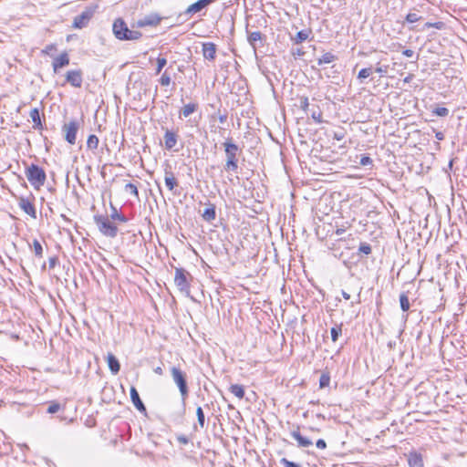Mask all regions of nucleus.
<instances>
[{
  "label": "nucleus",
  "instance_id": "nucleus-18",
  "mask_svg": "<svg viewBox=\"0 0 467 467\" xmlns=\"http://www.w3.org/2000/svg\"><path fill=\"white\" fill-rule=\"evenodd\" d=\"M178 136L174 131L168 129L165 130L164 143L167 150H171L177 144Z\"/></svg>",
  "mask_w": 467,
  "mask_h": 467
},
{
  "label": "nucleus",
  "instance_id": "nucleus-27",
  "mask_svg": "<svg viewBox=\"0 0 467 467\" xmlns=\"http://www.w3.org/2000/svg\"><path fill=\"white\" fill-rule=\"evenodd\" d=\"M336 56H334L332 53H325L320 58L317 60V65L321 66L323 64H329L336 60Z\"/></svg>",
  "mask_w": 467,
  "mask_h": 467
},
{
  "label": "nucleus",
  "instance_id": "nucleus-30",
  "mask_svg": "<svg viewBox=\"0 0 467 467\" xmlns=\"http://www.w3.org/2000/svg\"><path fill=\"white\" fill-rule=\"evenodd\" d=\"M111 211H112V213L110 214V218L112 220H118L121 223H126L128 221L127 217L123 214L119 213L117 211V208L115 206H113L112 204H111Z\"/></svg>",
  "mask_w": 467,
  "mask_h": 467
},
{
  "label": "nucleus",
  "instance_id": "nucleus-20",
  "mask_svg": "<svg viewBox=\"0 0 467 467\" xmlns=\"http://www.w3.org/2000/svg\"><path fill=\"white\" fill-rule=\"evenodd\" d=\"M108 366L113 374H117L120 369V365L118 358L111 353L107 356Z\"/></svg>",
  "mask_w": 467,
  "mask_h": 467
},
{
  "label": "nucleus",
  "instance_id": "nucleus-28",
  "mask_svg": "<svg viewBox=\"0 0 467 467\" xmlns=\"http://www.w3.org/2000/svg\"><path fill=\"white\" fill-rule=\"evenodd\" d=\"M400 305L403 312H407L410 309V304L409 297L406 293H401L400 296Z\"/></svg>",
  "mask_w": 467,
  "mask_h": 467
},
{
  "label": "nucleus",
  "instance_id": "nucleus-56",
  "mask_svg": "<svg viewBox=\"0 0 467 467\" xmlns=\"http://www.w3.org/2000/svg\"><path fill=\"white\" fill-rule=\"evenodd\" d=\"M344 233H345V229H343V228H337V229L336 230V232H335V234H336L337 235H341V234H343Z\"/></svg>",
  "mask_w": 467,
  "mask_h": 467
},
{
  "label": "nucleus",
  "instance_id": "nucleus-46",
  "mask_svg": "<svg viewBox=\"0 0 467 467\" xmlns=\"http://www.w3.org/2000/svg\"><path fill=\"white\" fill-rule=\"evenodd\" d=\"M345 137V132L340 130L338 131H334L333 133V139L337 140H342Z\"/></svg>",
  "mask_w": 467,
  "mask_h": 467
},
{
  "label": "nucleus",
  "instance_id": "nucleus-59",
  "mask_svg": "<svg viewBox=\"0 0 467 467\" xmlns=\"http://www.w3.org/2000/svg\"><path fill=\"white\" fill-rule=\"evenodd\" d=\"M54 48H55V47H54L53 45H49V46H47V47H46V52H47L48 50H52V49H54Z\"/></svg>",
  "mask_w": 467,
  "mask_h": 467
},
{
  "label": "nucleus",
  "instance_id": "nucleus-32",
  "mask_svg": "<svg viewBox=\"0 0 467 467\" xmlns=\"http://www.w3.org/2000/svg\"><path fill=\"white\" fill-rule=\"evenodd\" d=\"M33 248H34L36 256L41 258L43 256V247L38 240L34 239Z\"/></svg>",
  "mask_w": 467,
  "mask_h": 467
},
{
  "label": "nucleus",
  "instance_id": "nucleus-25",
  "mask_svg": "<svg viewBox=\"0 0 467 467\" xmlns=\"http://www.w3.org/2000/svg\"><path fill=\"white\" fill-rule=\"evenodd\" d=\"M198 109V104L196 103H189L187 105H185L182 110H181V115L184 118H187L189 117L191 114H192L193 112H195Z\"/></svg>",
  "mask_w": 467,
  "mask_h": 467
},
{
  "label": "nucleus",
  "instance_id": "nucleus-10",
  "mask_svg": "<svg viewBox=\"0 0 467 467\" xmlns=\"http://www.w3.org/2000/svg\"><path fill=\"white\" fill-rule=\"evenodd\" d=\"M18 206L21 210H23L30 217H32L34 219L36 218V211L35 205L29 198L20 197L18 199Z\"/></svg>",
  "mask_w": 467,
  "mask_h": 467
},
{
  "label": "nucleus",
  "instance_id": "nucleus-34",
  "mask_svg": "<svg viewBox=\"0 0 467 467\" xmlns=\"http://www.w3.org/2000/svg\"><path fill=\"white\" fill-rule=\"evenodd\" d=\"M371 67L362 68L358 74V78L360 80V82H363V79L368 78L371 75Z\"/></svg>",
  "mask_w": 467,
  "mask_h": 467
},
{
  "label": "nucleus",
  "instance_id": "nucleus-42",
  "mask_svg": "<svg viewBox=\"0 0 467 467\" xmlns=\"http://www.w3.org/2000/svg\"><path fill=\"white\" fill-rule=\"evenodd\" d=\"M160 83L161 86H169L171 83V77L165 71L160 78Z\"/></svg>",
  "mask_w": 467,
  "mask_h": 467
},
{
  "label": "nucleus",
  "instance_id": "nucleus-40",
  "mask_svg": "<svg viewBox=\"0 0 467 467\" xmlns=\"http://www.w3.org/2000/svg\"><path fill=\"white\" fill-rule=\"evenodd\" d=\"M167 65V59L165 57L157 58V68L156 74H160L162 68Z\"/></svg>",
  "mask_w": 467,
  "mask_h": 467
},
{
  "label": "nucleus",
  "instance_id": "nucleus-15",
  "mask_svg": "<svg viewBox=\"0 0 467 467\" xmlns=\"http://www.w3.org/2000/svg\"><path fill=\"white\" fill-rule=\"evenodd\" d=\"M69 64V56L65 51L62 54H60L58 57L54 58L52 66L53 70L55 73H57L60 68L67 66Z\"/></svg>",
  "mask_w": 467,
  "mask_h": 467
},
{
  "label": "nucleus",
  "instance_id": "nucleus-8",
  "mask_svg": "<svg viewBox=\"0 0 467 467\" xmlns=\"http://www.w3.org/2000/svg\"><path fill=\"white\" fill-rule=\"evenodd\" d=\"M162 18L156 13H151L144 17L139 19L136 22L138 27H145V26H158Z\"/></svg>",
  "mask_w": 467,
  "mask_h": 467
},
{
  "label": "nucleus",
  "instance_id": "nucleus-38",
  "mask_svg": "<svg viewBox=\"0 0 467 467\" xmlns=\"http://www.w3.org/2000/svg\"><path fill=\"white\" fill-rule=\"evenodd\" d=\"M371 251H372V249H371V246H370L369 244H368V243H361L359 244L358 252L360 254H364L368 255V254H371Z\"/></svg>",
  "mask_w": 467,
  "mask_h": 467
},
{
  "label": "nucleus",
  "instance_id": "nucleus-54",
  "mask_svg": "<svg viewBox=\"0 0 467 467\" xmlns=\"http://www.w3.org/2000/svg\"><path fill=\"white\" fill-rule=\"evenodd\" d=\"M435 138L438 140H444V134L443 132L441 131H438L435 133Z\"/></svg>",
  "mask_w": 467,
  "mask_h": 467
},
{
  "label": "nucleus",
  "instance_id": "nucleus-31",
  "mask_svg": "<svg viewBox=\"0 0 467 467\" xmlns=\"http://www.w3.org/2000/svg\"><path fill=\"white\" fill-rule=\"evenodd\" d=\"M196 416L198 424L200 425L201 429H203L205 426V416L202 407H198L196 409Z\"/></svg>",
  "mask_w": 467,
  "mask_h": 467
},
{
  "label": "nucleus",
  "instance_id": "nucleus-11",
  "mask_svg": "<svg viewBox=\"0 0 467 467\" xmlns=\"http://www.w3.org/2000/svg\"><path fill=\"white\" fill-rule=\"evenodd\" d=\"M66 80L74 88H80L83 82L82 71L80 69L69 70L67 72Z\"/></svg>",
  "mask_w": 467,
  "mask_h": 467
},
{
  "label": "nucleus",
  "instance_id": "nucleus-36",
  "mask_svg": "<svg viewBox=\"0 0 467 467\" xmlns=\"http://www.w3.org/2000/svg\"><path fill=\"white\" fill-rule=\"evenodd\" d=\"M432 114L439 117H446L449 114V109L444 107H437L432 110Z\"/></svg>",
  "mask_w": 467,
  "mask_h": 467
},
{
  "label": "nucleus",
  "instance_id": "nucleus-26",
  "mask_svg": "<svg viewBox=\"0 0 467 467\" xmlns=\"http://www.w3.org/2000/svg\"><path fill=\"white\" fill-rule=\"evenodd\" d=\"M310 31L309 30H301L296 33V35L292 37V40L296 44H301L302 42L306 41L309 36Z\"/></svg>",
  "mask_w": 467,
  "mask_h": 467
},
{
  "label": "nucleus",
  "instance_id": "nucleus-52",
  "mask_svg": "<svg viewBox=\"0 0 467 467\" xmlns=\"http://www.w3.org/2000/svg\"><path fill=\"white\" fill-rule=\"evenodd\" d=\"M177 441L182 444H187L189 442V440L186 436L181 435L177 438Z\"/></svg>",
  "mask_w": 467,
  "mask_h": 467
},
{
  "label": "nucleus",
  "instance_id": "nucleus-58",
  "mask_svg": "<svg viewBox=\"0 0 467 467\" xmlns=\"http://www.w3.org/2000/svg\"><path fill=\"white\" fill-rule=\"evenodd\" d=\"M413 78V75L410 74L409 76H407L405 78H404V82L408 83L410 82Z\"/></svg>",
  "mask_w": 467,
  "mask_h": 467
},
{
  "label": "nucleus",
  "instance_id": "nucleus-53",
  "mask_svg": "<svg viewBox=\"0 0 467 467\" xmlns=\"http://www.w3.org/2000/svg\"><path fill=\"white\" fill-rule=\"evenodd\" d=\"M403 55H404L405 57H413L414 52H413V50H411V49H405V50L403 51Z\"/></svg>",
  "mask_w": 467,
  "mask_h": 467
},
{
  "label": "nucleus",
  "instance_id": "nucleus-37",
  "mask_svg": "<svg viewBox=\"0 0 467 467\" xmlns=\"http://www.w3.org/2000/svg\"><path fill=\"white\" fill-rule=\"evenodd\" d=\"M341 325L340 326H336V327H333L330 330V334H331V339L336 342L337 339H338V337L340 336L341 334Z\"/></svg>",
  "mask_w": 467,
  "mask_h": 467
},
{
  "label": "nucleus",
  "instance_id": "nucleus-47",
  "mask_svg": "<svg viewBox=\"0 0 467 467\" xmlns=\"http://www.w3.org/2000/svg\"><path fill=\"white\" fill-rule=\"evenodd\" d=\"M316 446L318 449L324 450V449L327 448V443H326V441L323 439H319V440L317 441Z\"/></svg>",
  "mask_w": 467,
  "mask_h": 467
},
{
  "label": "nucleus",
  "instance_id": "nucleus-61",
  "mask_svg": "<svg viewBox=\"0 0 467 467\" xmlns=\"http://www.w3.org/2000/svg\"><path fill=\"white\" fill-rule=\"evenodd\" d=\"M61 218L66 222H69V219L65 214H61Z\"/></svg>",
  "mask_w": 467,
  "mask_h": 467
},
{
  "label": "nucleus",
  "instance_id": "nucleus-13",
  "mask_svg": "<svg viewBox=\"0 0 467 467\" xmlns=\"http://www.w3.org/2000/svg\"><path fill=\"white\" fill-rule=\"evenodd\" d=\"M130 399H131V401H132L134 407L140 412L146 414V411H147L146 407H145L144 403L142 402V400H140L138 390L134 387L130 388Z\"/></svg>",
  "mask_w": 467,
  "mask_h": 467
},
{
  "label": "nucleus",
  "instance_id": "nucleus-23",
  "mask_svg": "<svg viewBox=\"0 0 467 467\" xmlns=\"http://www.w3.org/2000/svg\"><path fill=\"white\" fill-rule=\"evenodd\" d=\"M202 216L206 222L213 221L216 217L215 206L213 204H210L209 207L203 211Z\"/></svg>",
  "mask_w": 467,
  "mask_h": 467
},
{
  "label": "nucleus",
  "instance_id": "nucleus-6",
  "mask_svg": "<svg viewBox=\"0 0 467 467\" xmlns=\"http://www.w3.org/2000/svg\"><path fill=\"white\" fill-rule=\"evenodd\" d=\"M79 124L77 120H71L65 123L62 127V131L65 134V140L71 145L76 143V136L78 130Z\"/></svg>",
  "mask_w": 467,
  "mask_h": 467
},
{
  "label": "nucleus",
  "instance_id": "nucleus-24",
  "mask_svg": "<svg viewBox=\"0 0 467 467\" xmlns=\"http://www.w3.org/2000/svg\"><path fill=\"white\" fill-rule=\"evenodd\" d=\"M229 391L240 400L244 397V386H242V385H239V384L231 385L229 387Z\"/></svg>",
  "mask_w": 467,
  "mask_h": 467
},
{
  "label": "nucleus",
  "instance_id": "nucleus-55",
  "mask_svg": "<svg viewBox=\"0 0 467 467\" xmlns=\"http://www.w3.org/2000/svg\"><path fill=\"white\" fill-rule=\"evenodd\" d=\"M154 372L158 375H162L163 374V370L161 368V367H157L154 368Z\"/></svg>",
  "mask_w": 467,
  "mask_h": 467
},
{
  "label": "nucleus",
  "instance_id": "nucleus-4",
  "mask_svg": "<svg viewBox=\"0 0 467 467\" xmlns=\"http://www.w3.org/2000/svg\"><path fill=\"white\" fill-rule=\"evenodd\" d=\"M171 373L174 383L177 385L180 390L182 403L185 404V400L189 393L186 374L180 368L177 367H172L171 368Z\"/></svg>",
  "mask_w": 467,
  "mask_h": 467
},
{
  "label": "nucleus",
  "instance_id": "nucleus-3",
  "mask_svg": "<svg viewBox=\"0 0 467 467\" xmlns=\"http://www.w3.org/2000/svg\"><path fill=\"white\" fill-rule=\"evenodd\" d=\"M26 176L31 185L36 189H39L43 186L47 180L44 169L34 163L26 168Z\"/></svg>",
  "mask_w": 467,
  "mask_h": 467
},
{
  "label": "nucleus",
  "instance_id": "nucleus-1",
  "mask_svg": "<svg viewBox=\"0 0 467 467\" xmlns=\"http://www.w3.org/2000/svg\"><path fill=\"white\" fill-rule=\"evenodd\" d=\"M223 146L226 156L224 170L236 172L238 169V155L242 152V150L232 139H227L223 143Z\"/></svg>",
  "mask_w": 467,
  "mask_h": 467
},
{
  "label": "nucleus",
  "instance_id": "nucleus-21",
  "mask_svg": "<svg viewBox=\"0 0 467 467\" xmlns=\"http://www.w3.org/2000/svg\"><path fill=\"white\" fill-rule=\"evenodd\" d=\"M410 467H423V460L420 454L412 452L408 458Z\"/></svg>",
  "mask_w": 467,
  "mask_h": 467
},
{
  "label": "nucleus",
  "instance_id": "nucleus-35",
  "mask_svg": "<svg viewBox=\"0 0 467 467\" xmlns=\"http://www.w3.org/2000/svg\"><path fill=\"white\" fill-rule=\"evenodd\" d=\"M125 191L127 192H130V194H132L133 196L135 197H139V191H138V188L135 184L131 183V182H129L125 185Z\"/></svg>",
  "mask_w": 467,
  "mask_h": 467
},
{
  "label": "nucleus",
  "instance_id": "nucleus-7",
  "mask_svg": "<svg viewBox=\"0 0 467 467\" xmlns=\"http://www.w3.org/2000/svg\"><path fill=\"white\" fill-rule=\"evenodd\" d=\"M187 275H189V273L186 270L183 268H176L174 283L182 292H187L189 290L190 285Z\"/></svg>",
  "mask_w": 467,
  "mask_h": 467
},
{
  "label": "nucleus",
  "instance_id": "nucleus-43",
  "mask_svg": "<svg viewBox=\"0 0 467 467\" xmlns=\"http://www.w3.org/2000/svg\"><path fill=\"white\" fill-rule=\"evenodd\" d=\"M280 463L284 466V467H301L299 464L296 463V462H290L288 461L287 459L285 458H282L280 460Z\"/></svg>",
  "mask_w": 467,
  "mask_h": 467
},
{
  "label": "nucleus",
  "instance_id": "nucleus-17",
  "mask_svg": "<svg viewBox=\"0 0 467 467\" xmlns=\"http://www.w3.org/2000/svg\"><path fill=\"white\" fill-rule=\"evenodd\" d=\"M216 54V45L212 42H207L202 44V55L205 59L210 61L215 58Z\"/></svg>",
  "mask_w": 467,
  "mask_h": 467
},
{
  "label": "nucleus",
  "instance_id": "nucleus-5",
  "mask_svg": "<svg viewBox=\"0 0 467 467\" xmlns=\"http://www.w3.org/2000/svg\"><path fill=\"white\" fill-rule=\"evenodd\" d=\"M94 222L103 235L111 238L117 236L118 227L108 217L97 214L94 216Z\"/></svg>",
  "mask_w": 467,
  "mask_h": 467
},
{
  "label": "nucleus",
  "instance_id": "nucleus-41",
  "mask_svg": "<svg viewBox=\"0 0 467 467\" xmlns=\"http://www.w3.org/2000/svg\"><path fill=\"white\" fill-rule=\"evenodd\" d=\"M59 410H60V404L56 401H53L48 406L47 411V413L54 414V413H57Z\"/></svg>",
  "mask_w": 467,
  "mask_h": 467
},
{
  "label": "nucleus",
  "instance_id": "nucleus-60",
  "mask_svg": "<svg viewBox=\"0 0 467 467\" xmlns=\"http://www.w3.org/2000/svg\"><path fill=\"white\" fill-rule=\"evenodd\" d=\"M453 161H454V160L452 159V160H451V161H449L448 167H449V169H450V170H451V169H452V166H453Z\"/></svg>",
  "mask_w": 467,
  "mask_h": 467
},
{
  "label": "nucleus",
  "instance_id": "nucleus-33",
  "mask_svg": "<svg viewBox=\"0 0 467 467\" xmlns=\"http://www.w3.org/2000/svg\"><path fill=\"white\" fill-rule=\"evenodd\" d=\"M330 383V376L328 373H322L319 379L320 389L326 388Z\"/></svg>",
  "mask_w": 467,
  "mask_h": 467
},
{
  "label": "nucleus",
  "instance_id": "nucleus-9",
  "mask_svg": "<svg viewBox=\"0 0 467 467\" xmlns=\"http://www.w3.org/2000/svg\"><path fill=\"white\" fill-rule=\"evenodd\" d=\"M92 16H93L92 10L87 9V10L83 11L80 15L77 16L74 18L73 27L78 28V29L85 27Z\"/></svg>",
  "mask_w": 467,
  "mask_h": 467
},
{
  "label": "nucleus",
  "instance_id": "nucleus-48",
  "mask_svg": "<svg viewBox=\"0 0 467 467\" xmlns=\"http://www.w3.org/2000/svg\"><path fill=\"white\" fill-rule=\"evenodd\" d=\"M442 23L437 22V23H427L425 26L426 27H435L437 29H440L441 27Z\"/></svg>",
  "mask_w": 467,
  "mask_h": 467
},
{
  "label": "nucleus",
  "instance_id": "nucleus-22",
  "mask_svg": "<svg viewBox=\"0 0 467 467\" xmlns=\"http://www.w3.org/2000/svg\"><path fill=\"white\" fill-rule=\"evenodd\" d=\"M30 118L32 119V121L34 123V129L36 130H42V122H41V117L38 109L35 108L30 110Z\"/></svg>",
  "mask_w": 467,
  "mask_h": 467
},
{
  "label": "nucleus",
  "instance_id": "nucleus-39",
  "mask_svg": "<svg viewBox=\"0 0 467 467\" xmlns=\"http://www.w3.org/2000/svg\"><path fill=\"white\" fill-rule=\"evenodd\" d=\"M421 19V16H420L418 14L416 13H409L407 16H406V22L408 23H415V22H418Z\"/></svg>",
  "mask_w": 467,
  "mask_h": 467
},
{
  "label": "nucleus",
  "instance_id": "nucleus-2",
  "mask_svg": "<svg viewBox=\"0 0 467 467\" xmlns=\"http://www.w3.org/2000/svg\"><path fill=\"white\" fill-rule=\"evenodd\" d=\"M112 30L115 36L119 40H138L142 36L140 31L130 30L121 18L114 21Z\"/></svg>",
  "mask_w": 467,
  "mask_h": 467
},
{
  "label": "nucleus",
  "instance_id": "nucleus-19",
  "mask_svg": "<svg viewBox=\"0 0 467 467\" xmlns=\"http://www.w3.org/2000/svg\"><path fill=\"white\" fill-rule=\"evenodd\" d=\"M165 185L170 191H173L178 186V182L171 169L164 171Z\"/></svg>",
  "mask_w": 467,
  "mask_h": 467
},
{
  "label": "nucleus",
  "instance_id": "nucleus-50",
  "mask_svg": "<svg viewBox=\"0 0 467 467\" xmlns=\"http://www.w3.org/2000/svg\"><path fill=\"white\" fill-rule=\"evenodd\" d=\"M375 71H376L377 73L385 74V73H387V71H388V66H384V67H377L375 68Z\"/></svg>",
  "mask_w": 467,
  "mask_h": 467
},
{
  "label": "nucleus",
  "instance_id": "nucleus-29",
  "mask_svg": "<svg viewBox=\"0 0 467 467\" xmlns=\"http://www.w3.org/2000/svg\"><path fill=\"white\" fill-rule=\"evenodd\" d=\"M98 146H99V138L94 134L89 135L88 138V140H87L88 149L96 150L98 148Z\"/></svg>",
  "mask_w": 467,
  "mask_h": 467
},
{
  "label": "nucleus",
  "instance_id": "nucleus-45",
  "mask_svg": "<svg viewBox=\"0 0 467 467\" xmlns=\"http://www.w3.org/2000/svg\"><path fill=\"white\" fill-rule=\"evenodd\" d=\"M309 106L308 98L307 97H301L300 98V108L303 110H306Z\"/></svg>",
  "mask_w": 467,
  "mask_h": 467
},
{
  "label": "nucleus",
  "instance_id": "nucleus-57",
  "mask_svg": "<svg viewBox=\"0 0 467 467\" xmlns=\"http://www.w3.org/2000/svg\"><path fill=\"white\" fill-rule=\"evenodd\" d=\"M342 296L346 299V300H348L350 298V295L348 294L346 291L342 290Z\"/></svg>",
  "mask_w": 467,
  "mask_h": 467
},
{
  "label": "nucleus",
  "instance_id": "nucleus-12",
  "mask_svg": "<svg viewBox=\"0 0 467 467\" xmlns=\"http://www.w3.org/2000/svg\"><path fill=\"white\" fill-rule=\"evenodd\" d=\"M247 41L251 45V47L254 48V50H256L258 44L259 46L264 45V41L265 39V36L263 35L260 31H254V32H247Z\"/></svg>",
  "mask_w": 467,
  "mask_h": 467
},
{
  "label": "nucleus",
  "instance_id": "nucleus-16",
  "mask_svg": "<svg viewBox=\"0 0 467 467\" xmlns=\"http://www.w3.org/2000/svg\"><path fill=\"white\" fill-rule=\"evenodd\" d=\"M291 436L297 441L298 447L306 448L313 444L311 440L300 434L299 426H296V430L291 431Z\"/></svg>",
  "mask_w": 467,
  "mask_h": 467
},
{
  "label": "nucleus",
  "instance_id": "nucleus-62",
  "mask_svg": "<svg viewBox=\"0 0 467 467\" xmlns=\"http://www.w3.org/2000/svg\"><path fill=\"white\" fill-rule=\"evenodd\" d=\"M313 119H316L317 122H321V119L319 118H317V116H316L315 114H313Z\"/></svg>",
  "mask_w": 467,
  "mask_h": 467
},
{
  "label": "nucleus",
  "instance_id": "nucleus-51",
  "mask_svg": "<svg viewBox=\"0 0 467 467\" xmlns=\"http://www.w3.org/2000/svg\"><path fill=\"white\" fill-rule=\"evenodd\" d=\"M57 263V257H50L48 259V265H49L50 268H54L56 266Z\"/></svg>",
  "mask_w": 467,
  "mask_h": 467
},
{
  "label": "nucleus",
  "instance_id": "nucleus-44",
  "mask_svg": "<svg viewBox=\"0 0 467 467\" xmlns=\"http://www.w3.org/2000/svg\"><path fill=\"white\" fill-rule=\"evenodd\" d=\"M359 164L362 166H368L372 164V159L368 155H362L360 158Z\"/></svg>",
  "mask_w": 467,
  "mask_h": 467
},
{
  "label": "nucleus",
  "instance_id": "nucleus-14",
  "mask_svg": "<svg viewBox=\"0 0 467 467\" xmlns=\"http://www.w3.org/2000/svg\"><path fill=\"white\" fill-rule=\"evenodd\" d=\"M214 1L215 0H198L197 2L188 6V8L185 10V14L190 15L198 13Z\"/></svg>",
  "mask_w": 467,
  "mask_h": 467
},
{
  "label": "nucleus",
  "instance_id": "nucleus-49",
  "mask_svg": "<svg viewBox=\"0 0 467 467\" xmlns=\"http://www.w3.org/2000/svg\"><path fill=\"white\" fill-rule=\"evenodd\" d=\"M218 119L221 123H224L227 120V114H221L220 110H218Z\"/></svg>",
  "mask_w": 467,
  "mask_h": 467
}]
</instances>
